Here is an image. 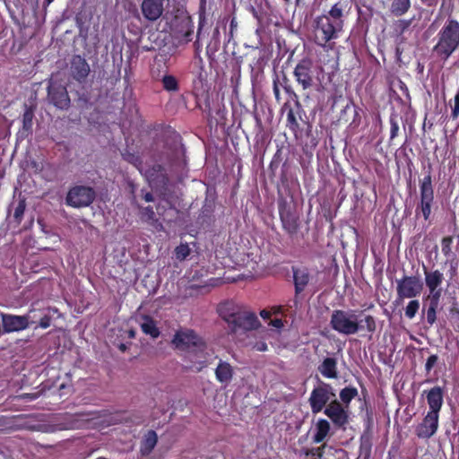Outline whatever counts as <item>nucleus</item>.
Listing matches in <instances>:
<instances>
[{
	"label": "nucleus",
	"mask_w": 459,
	"mask_h": 459,
	"mask_svg": "<svg viewBox=\"0 0 459 459\" xmlns=\"http://www.w3.org/2000/svg\"><path fill=\"white\" fill-rule=\"evenodd\" d=\"M390 124H391V130H390L391 139H394V137H396V135L398 134L399 126H398L397 122L394 121V119H391Z\"/></svg>",
	"instance_id": "4c0bfd02"
},
{
	"label": "nucleus",
	"mask_w": 459,
	"mask_h": 459,
	"mask_svg": "<svg viewBox=\"0 0 459 459\" xmlns=\"http://www.w3.org/2000/svg\"><path fill=\"white\" fill-rule=\"evenodd\" d=\"M270 325L274 328L281 329L283 326V323L281 319L276 318L270 322Z\"/></svg>",
	"instance_id": "79ce46f5"
},
{
	"label": "nucleus",
	"mask_w": 459,
	"mask_h": 459,
	"mask_svg": "<svg viewBox=\"0 0 459 459\" xmlns=\"http://www.w3.org/2000/svg\"><path fill=\"white\" fill-rule=\"evenodd\" d=\"M439 416L428 412L422 421L416 426L415 434L422 439H429L434 436L438 429Z\"/></svg>",
	"instance_id": "9b49d317"
},
{
	"label": "nucleus",
	"mask_w": 459,
	"mask_h": 459,
	"mask_svg": "<svg viewBox=\"0 0 459 459\" xmlns=\"http://www.w3.org/2000/svg\"><path fill=\"white\" fill-rule=\"evenodd\" d=\"M48 89V97L56 107L65 108L69 106L70 99L65 87H56L50 82Z\"/></svg>",
	"instance_id": "f3484780"
},
{
	"label": "nucleus",
	"mask_w": 459,
	"mask_h": 459,
	"mask_svg": "<svg viewBox=\"0 0 459 459\" xmlns=\"http://www.w3.org/2000/svg\"><path fill=\"white\" fill-rule=\"evenodd\" d=\"M213 352L208 349L204 341H202V348L194 350L188 355L187 359L190 362V368L195 371H201L207 366L209 361L212 359Z\"/></svg>",
	"instance_id": "9d476101"
},
{
	"label": "nucleus",
	"mask_w": 459,
	"mask_h": 459,
	"mask_svg": "<svg viewBox=\"0 0 459 459\" xmlns=\"http://www.w3.org/2000/svg\"><path fill=\"white\" fill-rule=\"evenodd\" d=\"M95 197V192L91 187L77 186L70 189L66 196V203L73 207L90 205Z\"/></svg>",
	"instance_id": "423d86ee"
},
{
	"label": "nucleus",
	"mask_w": 459,
	"mask_h": 459,
	"mask_svg": "<svg viewBox=\"0 0 459 459\" xmlns=\"http://www.w3.org/2000/svg\"><path fill=\"white\" fill-rule=\"evenodd\" d=\"M4 332L12 333L26 329V321L22 316L1 314Z\"/></svg>",
	"instance_id": "a211bd4d"
},
{
	"label": "nucleus",
	"mask_w": 459,
	"mask_h": 459,
	"mask_svg": "<svg viewBox=\"0 0 459 459\" xmlns=\"http://www.w3.org/2000/svg\"><path fill=\"white\" fill-rule=\"evenodd\" d=\"M285 2H289L290 0H284Z\"/></svg>",
	"instance_id": "5fc2aeb1"
},
{
	"label": "nucleus",
	"mask_w": 459,
	"mask_h": 459,
	"mask_svg": "<svg viewBox=\"0 0 459 459\" xmlns=\"http://www.w3.org/2000/svg\"><path fill=\"white\" fill-rule=\"evenodd\" d=\"M457 331H459V324H458V326H457Z\"/></svg>",
	"instance_id": "864d4df0"
},
{
	"label": "nucleus",
	"mask_w": 459,
	"mask_h": 459,
	"mask_svg": "<svg viewBox=\"0 0 459 459\" xmlns=\"http://www.w3.org/2000/svg\"><path fill=\"white\" fill-rule=\"evenodd\" d=\"M425 283L429 290V294L426 299H437L440 300L442 296L443 289L441 287L444 281V274L438 271H424Z\"/></svg>",
	"instance_id": "1a4fd4ad"
},
{
	"label": "nucleus",
	"mask_w": 459,
	"mask_h": 459,
	"mask_svg": "<svg viewBox=\"0 0 459 459\" xmlns=\"http://www.w3.org/2000/svg\"><path fill=\"white\" fill-rule=\"evenodd\" d=\"M119 349H120L122 351H125L126 350V344H124V343H121V344L119 345Z\"/></svg>",
	"instance_id": "09e8293b"
},
{
	"label": "nucleus",
	"mask_w": 459,
	"mask_h": 459,
	"mask_svg": "<svg viewBox=\"0 0 459 459\" xmlns=\"http://www.w3.org/2000/svg\"><path fill=\"white\" fill-rule=\"evenodd\" d=\"M287 119L289 122L294 123L296 121L294 113L292 110H290L287 114Z\"/></svg>",
	"instance_id": "c03bdc74"
},
{
	"label": "nucleus",
	"mask_w": 459,
	"mask_h": 459,
	"mask_svg": "<svg viewBox=\"0 0 459 459\" xmlns=\"http://www.w3.org/2000/svg\"><path fill=\"white\" fill-rule=\"evenodd\" d=\"M164 0H143L141 9L144 18L148 21H157L163 13Z\"/></svg>",
	"instance_id": "2eb2a0df"
},
{
	"label": "nucleus",
	"mask_w": 459,
	"mask_h": 459,
	"mask_svg": "<svg viewBox=\"0 0 459 459\" xmlns=\"http://www.w3.org/2000/svg\"><path fill=\"white\" fill-rule=\"evenodd\" d=\"M397 295L400 299H412L419 296L422 290V283L418 277L404 276L397 281Z\"/></svg>",
	"instance_id": "6e6552de"
},
{
	"label": "nucleus",
	"mask_w": 459,
	"mask_h": 459,
	"mask_svg": "<svg viewBox=\"0 0 459 459\" xmlns=\"http://www.w3.org/2000/svg\"><path fill=\"white\" fill-rule=\"evenodd\" d=\"M324 413L338 427L344 426L348 421V412L337 401L331 402Z\"/></svg>",
	"instance_id": "ddd939ff"
},
{
	"label": "nucleus",
	"mask_w": 459,
	"mask_h": 459,
	"mask_svg": "<svg viewBox=\"0 0 459 459\" xmlns=\"http://www.w3.org/2000/svg\"><path fill=\"white\" fill-rule=\"evenodd\" d=\"M438 41L434 50L444 59H447L459 47V22L448 20L438 32Z\"/></svg>",
	"instance_id": "7ed1b4c3"
},
{
	"label": "nucleus",
	"mask_w": 459,
	"mask_h": 459,
	"mask_svg": "<svg viewBox=\"0 0 459 459\" xmlns=\"http://www.w3.org/2000/svg\"><path fill=\"white\" fill-rule=\"evenodd\" d=\"M163 87L167 91L178 90L177 79L172 75H165L162 79Z\"/></svg>",
	"instance_id": "2f4dec72"
},
{
	"label": "nucleus",
	"mask_w": 459,
	"mask_h": 459,
	"mask_svg": "<svg viewBox=\"0 0 459 459\" xmlns=\"http://www.w3.org/2000/svg\"><path fill=\"white\" fill-rule=\"evenodd\" d=\"M420 308V302L416 299L411 300L405 307V316L412 319Z\"/></svg>",
	"instance_id": "c85d7f7f"
},
{
	"label": "nucleus",
	"mask_w": 459,
	"mask_h": 459,
	"mask_svg": "<svg viewBox=\"0 0 459 459\" xmlns=\"http://www.w3.org/2000/svg\"><path fill=\"white\" fill-rule=\"evenodd\" d=\"M452 243H453V238L451 237H446L442 239L441 249H442V253L446 256H449L452 253Z\"/></svg>",
	"instance_id": "473e14b6"
},
{
	"label": "nucleus",
	"mask_w": 459,
	"mask_h": 459,
	"mask_svg": "<svg viewBox=\"0 0 459 459\" xmlns=\"http://www.w3.org/2000/svg\"><path fill=\"white\" fill-rule=\"evenodd\" d=\"M294 76L297 82L307 90L313 84L311 64L309 61L303 60L299 63L294 69Z\"/></svg>",
	"instance_id": "4468645a"
},
{
	"label": "nucleus",
	"mask_w": 459,
	"mask_h": 459,
	"mask_svg": "<svg viewBox=\"0 0 459 459\" xmlns=\"http://www.w3.org/2000/svg\"><path fill=\"white\" fill-rule=\"evenodd\" d=\"M158 442V436L155 431L149 430L141 442L140 451L143 455H148L153 450Z\"/></svg>",
	"instance_id": "412c9836"
},
{
	"label": "nucleus",
	"mask_w": 459,
	"mask_h": 459,
	"mask_svg": "<svg viewBox=\"0 0 459 459\" xmlns=\"http://www.w3.org/2000/svg\"><path fill=\"white\" fill-rule=\"evenodd\" d=\"M358 394V391L354 387H345L340 393L341 400L349 404L350 402Z\"/></svg>",
	"instance_id": "cd10ccee"
},
{
	"label": "nucleus",
	"mask_w": 459,
	"mask_h": 459,
	"mask_svg": "<svg viewBox=\"0 0 459 459\" xmlns=\"http://www.w3.org/2000/svg\"><path fill=\"white\" fill-rule=\"evenodd\" d=\"M260 316H261L263 318L267 319V318H269V317H270V316H271V312H270V311H267V310H262V311L260 312Z\"/></svg>",
	"instance_id": "a18cd8bd"
},
{
	"label": "nucleus",
	"mask_w": 459,
	"mask_h": 459,
	"mask_svg": "<svg viewBox=\"0 0 459 459\" xmlns=\"http://www.w3.org/2000/svg\"><path fill=\"white\" fill-rule=\"evenodd\" d=\"M439 301L440 300L437 299H426V302L428 303L427 321L431 325L436 322V313L439 306Z\"/></svg>",
	"instance_id": "bb28decb"
},
{
	"label": "nucleus",
	"mask_w": 459,
	"mask_h": 459,
	"mask_svg": "<svg viewBox=\"0 0 459 459\" xmlns=\"http://www.w3.org/2000/svg\"><path fill=\"white\" fill-rule=\"evenodd\" d=\"M32 123V113L26 111L23 115V126L25 128L30 127Z\"/></svg>",
	"instance_id": "e433bc0d"
},
{
	"label": "nucleus",
	"mask_w": 459,
	"mask_h": 459,
	"mask_svg": "<svg viewBox=\"0 0 459 459\" xmlns=\"http://www.w3.org/2000/svg\"><path fill=\"white\" fill-rule=\"evenodd\" d=\"M128 336H129L130 338H134V337L135 336V332H134V330H130V331L128 332Z\"/></svg>",
	"instance_id": "de8ad7c7"
},
{
	"label": "nucleus",
	"mask_w": 459,
	"mask_h": 459,
	"mask_svg": "<svg viewBox=\"0 0 459 459\" xmlns=\"http://www.w3.org/2000/svg\"><path fill=\"white\" fill-rule=\"evenodd\" d=\"M216 379L221 384H228L233 376L231 366L223 361H220L215 370Z\"/></svg>",
	"instance_id": "5701e85b"
},
{
	"label": "nucleus",
	"mask_w": 459,
	"mask_h": 459,
	"mask_svg": "<svg viewBox=\"0 0 459 459\" xmlns=\"http://www.w3.org/2000/svg\"><path fill=\"white\" fill-rule=\"evenodd\" d=\"M279 311H280V308H275L273 313H274V314H276V313H278Z\"/></svg>",
	"instance_id": "3c124183"
},
{
	"label": "nucleus",
	"mask_w": 459,
	"mask_h": 459,
	"mask_svg": "<svg viewBox=\"0 0 459 459\" xmlns=\"http://www.w3.org/2000/svg\"><path fill=\"white\" fill-rule=\"evenodd\" d=\"M224 317L229 325H231V330L234 333L240 329L244 331L253 330L259 325V321L253 313H237Z\"/></svg>",
	"instance_id": "0eeeda50"
},
{
	"label": "nucleus",
	"mask_w": 459,
	"mask_h": 459,
	"mask_svg": "<svg viewBox=\"0 0 459 459\" xmlns=\"http://www.w3.org/2000/svg\"><path fill=\"white\" fill-rule=\"evenodd\" d=\"M24 210H25L24 204L20 203L14 211L15 219L20 220L22 218V216L23 215Z\"/></svg>",
	"instance_id": "58836bf2"
},
{
	"label": "nucleus",
	"mask_w": 459,
	"mask_h": 459,
	"mask_svg": "<svg viewBox=\"0 0 459 459\" xmlns=\"http://www.w3.org/2000/svg\"><path fill=\"white\" fill-rule=\"evenodd\" d=\"M273 93H274L276 100H280V90H279V87H278L276 82H273Z\"/></svg>",
	"instance_id": "37998d69"
},
{
	"label": "nucleus",
	"mask_w": 459,
	"mask_h": 459,
	"mask_svg": "<svg viewBox=\"0 0 459 459\" xmlns=\"http://www.w3.org/2000/svg\"><path fill=\"white\" fill-rule=\"evenodd\" d=\"M144 200L146 202H152L153 201V197H152V195L151 193H146L143 196Z\"/></svg>",
	"instance_id": "49530a36"
},
{
	"label": "nucleus",
	"mask_w": 459,
	"mask_h": 459,
	"mask_svg": "<svg viewBox=\"0 0 459 459\" xmlns=\"http://www.w3.org/2000/svg\"><path fill=\"white\" fill-rule=\"evenodd\" d=\"M141 328L144 333L149 334L153 338L158 337L160 334V331L156 326L155 322L150 317L144 318V321L141 324Z\"/></svg>",
	"instance_id": "393cba45"
},
{
	"label": "nucleus",
	"mask_w": 459,
	"mask_h": 459,
	"mask_svg": "<svg viewBox=\"0 0 459 459\" xmlns=\"http://www.w3.org/2000/svg\"><path fill=\"white\" fill-rule=\"evenodd\" d=\"M330 325L334 331L344 335L355 334L364 328L368 333H374L376 330V321L372 316L367 315L359 320L355 310L333 311Z\"/></svg>",
	"instance_id": "f03ea898"
},
{
	"label": "nucleus",
	"mask_w": 459,
	"mask_h": 459,
	"mask_svg": "<svg viewBox=\"0 0 459 459\" xmlns=\"http://www.w3.org/2000/svg\"><path fill=\"white\" fill-rule=\"evenodd\" d=\"M426 394L427 402L429 407L428 412H433L439 416V411L443 405L444 392L440 386H434L429 391H424Z\"/></svg>",
	"instance_id": "dca6fc26"
},
{
	"label": "nucleus",
	"mask_w": 459,
	"mask_h": 459,
	"mask_svg": "<svg viewBox=\"0 0 459 459\" xmlns=\"http://www.w3.org/2000/svg\"><path fill=\"white\" fill-rule=\"evenodd\" d=\"M52 2L53 0H46L45 4L49 5Z\"/></svg>",
	"instance_id": "8fccbe9b"
},
{
	"label": "nucleus",
	"mask_w": 459,
	"mask_h": 459,
	"mask_svg": "<svg viewBox=\"0 0 459 459\" xmlns=\"http://www.w3.org/2000/svg\"><path fill=\"white\" fill-rule=\"evenodd\" d=\"M343 4H334L329 12L319 15L315 20V41L318 46L325 47L327 42L339 38L343 30Z\"/></svg>",
	"instance_id": "f257e3e1"
},
{
	"label": "nucleus",
	"mask_w": 459,
	"mask_h": 459,
	"mask_svg": "<svg viewBox=\"0 0 459 459\" xmlns=\"http://www.w3.org/2000/svg\"><path fill=\"white\" fill-rule=\"evenodd\" d=\"M433 202V189L430 176L422 179L420 185V212L425 220H428L431 212V204Z\"/></svg>",
	"instance_id": "f8f14e48"
},
{
	"label": "nucleus",
	"mask_w": 459,
	"mask_h": 459,
	"mask_svg": "<svg viewBox=\"0 0 459 459\" xmlns=\"http://www.w3.org/2000/svg\"><path fill=\"white\" fill-rule=\"evenodd\" d=\"M459 115V93L455 95V105L452 109V116L453 117H457Z\"/></svg>",
	"instance_id": "ea45409f"
},
{
	"label": "nucleus",
	"mask_w": 459,
	"mask_h": 459,
	"mask_svg": "<svg viewBox=\"0 0 459 459\" xmlns=\"http://www.w3.org/2000/svg\"><path fill=\"white\" fill-rule=\"evenodd\" d=\"M39 322V327L42 329H47L50 326V316L40 312Z\"/></svg>",
	"instance_id": "f704fd0d"
},
{
	"label": "nucleus",
	"mask_w": 459,
	"mask_h": 459,
	"mask_svg": "<svg viewBox=\"0 0 459 459\" xmlns=\"http://www.w3.org/2000/svg\"><path fill=\"white\" fill-rule=\"evenodd\" d=\"M142 217L146 221L152 222L155 221V213L151 206L145 207L142 211Z\"/></svg>",
	"instance_id": "72a5a7b5"
},
{
	"label": "nucleus",
	"mask_w": 459,
	"mask_h": 459,
	"mask_svg": "<svg viewBox=\"0 0 459 459\" xmlns=\"http://www.w3.org/2000/svg\"><path fill=\"white\" fill-rule=\"evenodd\" d=\"M335 394L330 385L322 383L315 387L308 399L311 411L314 414L320 412L326 403L334 397Z\"/></svg>",
	"instance_id": "39448f33"
},
{
	"label": "nucleus",
	"mask_w": 459,
	"mask_h": 459,
	"mask_svg": "<svg viewBox=\"0 0 459 459\" xmlns=\"http://www.w3.org/2000/svg\"><path fill=\"white\" fill-rule=\"evenodd\" d=\"M411 6L410 0H394L391 5L392 13L397 16L404 14Z\"/></svg>",
	"instance_id": "a878e982"
},
{
	"label": "nucleus",
	"mask_w": 459,
	"mask_h": 459,
	"mask_svg": "<svg viewBox=\"0 0 459 459\" xmlns=\"http://www.w3.org/2000/svg\"><path fill=\"white\" fill-rule=\"evenodd\" d=\"M97 459H107V458H105V457H99V458H97Z\"/></svg>",
	"instance_id": "603ef678"
},
{
	"label": "nucleus",
	"mask_w": 459,
	"mask_h": 459,
	"mask_svg": "<svg viewBox=\"0 0 459 459\" xmlns=\"http://www.w3.org/2000/svg\"><path fill=\"white\" fill-rule=\"evenodd\" d=\"M190 254V248L187 244H181L175 249V255L178 260H185Z\"/></svg>",
	"instance_id": "7c9ffc66"
},
{
	"label": "nucleus",
	"mask_w": 459,
	"mask_h": 459,
	"mask_svg": "<svg viewBox=\"0 0 459 459\" xmlns=\"http://www.w3.org/2000/svg\"><path fill=\"white\" fill-rule=\"evenodd\" d=\"M71 71L76 80L82 81L88 76L90 66L83 57L74 56L71 62Z\"/></svg>",
	"instance_id": "6ab92c4d"
},
{
	"label": "nucleus",
	"mask_w": 459,
	"mask_h": 459,
	"mask_svg": "<svg viewBox=\"0 0 459 459\" xmlns=\"http://www.w3.org/2000/svg\"><path fill=\"white\" fill-rule=\"evenodd\" d=\"M202 341L193 330L180 329L175 333L172 343L178 350L186 351L188 355L194 350L202 348Z\"/></svg>",
	"instance_id": "20e7f679"
},
{
	"label": "nucleus",
	"mask_w": 459,
	"mask_h": 459,
	"mask_svg": "<svg viewBox=\"0 0 459 459\" xmlns=\"http://www.w3.org/2000/svg\"><path fill=\"white\" fill-rule=\"evenodd\" d=\"M437 356L433 354V355H430L428 359H427V362L425 364V369L427 372H429L432 368L436 365V363L437 362Z\"/></svg>",
	"instance_id": "c9c22d12"
},
{
	"label": "nucleus",
	"mask_w": 459,
	"mask_h": 459,
	"mask_svg": "<svg viewBox=\"0 0 459 459\" xmlns=\"http://www.w3.org/2000/svg\"><path fill=\"white\" fill-rule=\"evenodd\" d=\"M293 277L297 293L301 292L308 282L309 275L306 269H294Z\"/></svg>",
	"instance_id": "b1692460"
},
{
	"label": "nucleus",
	"mask_w": 459,
	"mask_h": 459,
	"mask_svg": "<svg viewBox=\"0 0 459 459\" xmlns=\"http://www.w3.org/2000/svg\"><path fill=\"white\" fill-rule=\"evenodd\" d=\"M330 423L325 419H319L313 429V442L319 444L323 442L330 433Z\"/></svg>",
	"instance_id": "aec40b11"
},
{
	"label": "nucleus",
	"mask_w": 459,
	"mask_h": 459,
	"mask_svg": "<svg viewBox=\"0 0 459 459\" xmlns=\"http://www.w3.org/2000/svg\"><path fill=\"white\" fill-rule=\"evenodd\" d=\"M40 312L41 311L38 309H30L27 314L22 316L26 321V328H28L30 325L35 324L39 320Z\"/></svg>",
	"instance_id": "c756f323"
},
{
	"label": "nucleus",
	"mask_w": 459,
	"mask_h": 459,
	"mask_svg": "<svg viewBox=\"0 0 459 459\" xmlns=\"http://www.w3.org/2000/svg\"><path fill=\"white\" fill-rule=\"evenodd\" d=\"M319 372L326 378L337 377V361L333 358H326L318 368Z\"/></svg>",
	"instance_id": "4be33fe9"
},
{
	"label": "nucleus",
	"mask_w": 459,
	"mask_h": 459,
	"mask_svg": "<svg viewBox=\"0 0 459 459\" xmlns=\"http://www.w3.org/2000/svg\"><path fill=\"white\" fill-rule=\"evenodd\" d=\"M253 348L258 351H267V344L264 342H256Z\"/></svg>",
	"instance_id": "a19ab883"
}]
</instances>
